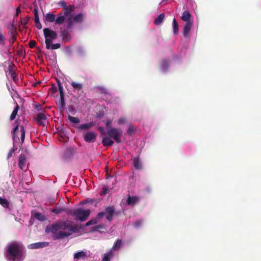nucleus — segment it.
<instances>
[{
  "mask_svg": "<svg viewBox=\"0 0 261 261\" xmlns=\"http://www.w3.org/2000/svg\"><path fill=\"white\" fill-rule=\"evenodd\" d=\"M24 250L23 245L18 242H14L8 246L6 256L8 261L17 260V258L20 257Z\"/></svg>",
  "mask_w": 261,
  "mask_h": 261,
  "instance_id": "1",
  "label": "nucleus"
},
{
  "mask_svg": "<svg viewBox=\"0 0 261 261\" xmlns=\"http://www.w3.org/2000/svg\"><path fill=\"white\" fill-rule=\"evenodd\" d=\"M72 221H61L52 225L50 228V232H55L60 230H67L70 232H75L78 230L79 227L77 225H72Z\"/></svg>",
  "mask_w": 261,
  "mask_h": 261,
  "instance_id": "2",
  "label": "nucleus"
},
{
  "mask_svg": "<svg viewBox=\"0 0 261 261\" xmlns=\"http://www.w3.org/2000/svg\"><path fill=\"white\" fill-rule=\"evenodd\" d=\"M43 34L45 38L46 48L47 49H50V45L51 44L53 40L57 38V33L56 31L46 28L43 29Z\"/></svg>",
  "mask_w": 261,
  "mask_h": 261,
  "instance_id": "3",
  "label": "nucleus"
},
{
  "mask_svg": "<svg viewBox=\"0 0 261 261\" xmlns=\"http://www.w3.org/2000/svg\"><path fill=\"white\" fill-rule=\"evenodd\" d=\"M84 19V15L82 13H80L76 15H71L68 17L66 21V28L71 29L74 23H81Z\"/></svg>",
  "mask_w": 261,
  "mask_h": 261,
  "instance_id": "4",
  "label": "nucleus"
},
{
  "mask_svg": "<svg viewBox=\"0 0 261 261\" xmlns=\"http://www.w3.org/2000/svg\"><path fill=\"white\" fill-rule=\"evenodd\" d=\"M90 212V210H84L82 208L75 209V213L74 214V219L81 222L86 221L89 217Z\"/></svg>",
  "mask_w": 261,
  "mask_h": 261,
  "instance_id": "5",
  "label": "nucleus"
},
{
  "mask_svg": "<svg viewBox=\"0 0 261 261\" xmlns=\"http://www.w3.org/2000/svg\"><path fill=\"white\" fill-rule=\"evenodd\" d=\"M122 133V130L118 128H111L107 131L108 135L110 138H112L117 143L121 142L120 138Z\"/></svg>",
  "mask_w": 261,
  "mask_h": 261,
  "instance_id": "6",
  "label": "nucleus"
},
{
  "mask_svg": "<svg viewBox=\"0 0 261 261\" xmlns=\"http://www.w3.org/2000/svg\"><path fill=\"white\" fill-rule=\"evenodd\" d=\"M59 87V93L60 96V101L57 102V105L59 107L60 109H63L65 106V101L64 99V93L63 87L59 81H57Z\"/></svg>",
  "mask_w": 261,
  "mask_h": 261,
  "instance_id": "7",
  "label": "nucleus"
},
{
  "mask_svg": "<svg viewBox=\"0 0 261 261\" xmlns=\"http://www.w3.org/2000/svg\"><path fill=\"white\" fill-rule=\"evenodd\" d=\"M53 234V238L54 240L62 239L65 237H68L71 234V233L63 231H56L55 232H51Z\"/></svg>",
  "mask_w": 261,
  "mask_h": 261,
  "instance_id": "8",
  "label": "nucleus"
},
{
  "mask_svg": "<svg viewBox=\"0 0 261 261\" xmlns=\"http://www.w3.org/2000/svg\"><path fill=\"white\" fill-rule=\"evenodd\" d=\"M97 135L94 132H88L84 136V140L88 143H93L96 141Z\"/></svg>",
  "mask_w": 261,
  "mask_h": 261,
  "instance_id": "9",
  "label": "nucleus"
},
{
  "mask_svg": "<svg viewBox=\"0 0 261 261\" xmlns=\"http://www.w3.org/2000/svg\"><path fill=\"white\" fill-rule=\"evenodd\" d=\"M48 245L49 243L47 242H37L28 245V248L30 249H36L46 247Z\"/></svg>",
  "mask_w": 261,
  "mask_h": 261,
  "instance_id": "10",
  "label": "nucleus"
},
{
  "mask_svg": "<svg viewBox=\"0 0 261 261\" xmlns=\"http://www.w3.org/2000/svg\"><path fill=\"white\" fill-rule=\"evenodd\" d=\"M114 207L113 206H108L105 209V214L106 215V219L111 221L113 219L114 214Z\"/></svg>",
  "mask_w": 261,
  "mask_h": 261,
  "instance_id": "11",
  "label": "nucleus"
},
{
  "mask_svg": "<svg viewBox=\"0 0 261 261\" xmlns=\"http://www.w3.org/2000/svg\"><path fill=\"white\" fill-rule=\"evenodd\" d=\"M75 9V7L74 5H70L68 6H67L64 9V12H63L67 17V18L69 17V16L72 15V12L74 11Z\"/></svg>",
  "mask_w": 261,
  "mask_h": 261,
  "instance_id": "12",
  "label": "nucleus"
},
{
  "mask_svg": "<svg viewBox=\"0 0 261 261\" xmlns=\"http://www.w3.org/2000/svg\"><path fill=\"white\" fill-rule=\"evenodd\" d=\"M66 17L67 16L63 12L58 14L56 18V24L58 25L62 24L65 21Z\"/></svg>",
  "mask_w": 261,
  "mask_h": 261,
  "instance_id": "13",
  "label": "nucleus"
},
{
  "mask_svg": "<svg viewBox=\"0 0 261 261\" xmlns=\"http://www.w3.org/2000/svg\"><path fill=\"white\" fill-rule=\"evenodd\" d=\"M27 162V159L25 155L23 154H20L18 159V166L23 170L25 167Z\"/></svg>",
  "mask_w": 261,
  "mask_h": 261,
  "instance_id": "14",
  "label": "nucleus"
},
{
  "mask_svg": "<svg viewBox=\"0 0 261 261\" xmlns=\"http://www.w3.org/2000/svg\"><path fill=\"white\" fill-rule=\"evenodd\" d=\"M139 200L140 198L139 197L137 196H130L129 195L126 200V203L127 205L136 204L139 202Z\"/></svg>",
  "mask_w": 261,
  "mask_h": 261,
  "instance_id": "15",
  "label": "nucleus"
},
{
  "mask_svg": "<svg viewBox=\"0 0 261 261\" xmlns=\"http://www.w3.org/2000/svg\"><path fill=\"white\" fill-rule=\"evenodd\" d=\"M70 84L72 87L73 91L74 92H79V91L82 90L83 88V85L81 83L76 82L75 81H72Z\"/></svg>",
  "mask_w": 261,
  "mask_h": 261,
  "instance_id": "16",
  "label": "nucleus"
},
{
  "mask_svg": "<svg viewBox=\"0 0 261 261\" xmlns=\"http://www.w3.org/2000/svg\"><path fill=\"white\" fill-rule=\"evenodd\" d=\"M193 25L192 22H186L183 28V34L185 37L188 35V34Z\"/></svg>",
  "mask_w": 261,
  "mask_h": 261,
  "instance_id": "17",
  "label": "nucleus"
},
{
  "mask_svg": "<svg viewBox=\"0 0 261 261\" xmlns=\"http://www.w3.org/2000/svg\"><path fill=\"white\" fill-rule=\"evenodd\" d=\"M60 33L61 36L65 42H68L71 40V36L66 30L61 31Z\"/></svg>",
  "mask_w": 261,
  "mask_h": 261,
  "instance_id": "18",
  "label": "nucleus"
},
{
  "mask_svg": "<svg viewBox=\"0 0 261 261\" xmlns=\"http://www.w3.org/2000/svg\"><path fill=\"white\" fill-rule=\"evenodd\" d=\"M114 253L112 250H110L108 252L105 253L102 258V261H110L114 257Z\"/></svg>",
  "mask_w": 261,
  "mask_h": 261,
  "instance_id": "19",
  "label": "nucleus"
},
{
  "mask_svg": "<svg viewBox=\"0 0 261 261\" xmlns=\"http://www.w3.org/2000/svg\"><path fill=\"white\" fill-rule=\"evenodd\" d=\"M102 143L104 146H111L114 144V141L109 137L103 138L102 140Z\"/></svg>",
  "mask_w": 261,
  "mask_h": 261,
  "instance_id": "20",
  "label": "nucleus"
},
{
  "mask_svg": "<svg viewBox=\"0 0 261 261\" xmlns=\"http://www.w3.org/2000/svg\"><path fill=\"white\" fill-rule=\"evenodd\" d=\"M191 16H191L190 13L189 12V11H185L182 13V16H181V19L186 22H191L190 21V18H191Z\"/></svg>",
  "mask_w": 261,
  "mask_h": 261,
  "instance_id": "21",
  "label": "nucleus"
},
{
  "mask_svg": "<svg viewBox=\"0 0 261 261\" xmlns=\"http://www.w3.org/2000/svg\"><path fill=\"white\" fill-rule=\"evenodd\" d=\"M93 125H94L93 122H90L88 123H84V124L80 125L78 126L77 128L79 130H88L89 128H90L91 127H92V126H93Z\"/></svg>",
  "mask_w": 261,
  "mask_h": 261,
  "instance_id": "22",
  "label": "nucleus"
},
{
  "mask_svg": "<svg viewBox=\"0 0 261 261\" xmlns=\"http://www.w3.org/2000/svg\"><path fill=\"white\" fill-rule=\"evenodd\" d=\"M133 164L134 167L137 170H140L142 169V163L140 162L138 157L135 158L133 159Z\"/></svg>",
  "mask_w": 261,
  "mask_h": 261,
  "instance_id": "23",
  "label": "nucleus"
},
{
  "mask_svg": "<svg viewBox=\"0 0 261 261\" xmlns=\"http://www.w3.org/2000/svg\"><path fill=\"white\" fill-rule=\"evenodd\" d=\"M165 18V14L164 13H161L154 20V23L156 25H160L162 22L163 21Z\"/></svg>",
  "mask_w": 261,
  "mask_h": 261,
  "instance_id": "24",
  "label": "nucleus"
},
{
  "mask_svg": "<svg viewBox=\"0 0 261 261\" xmlns=\"http://www.w3.org/2000/svg\"><path fill=\"white\" fill-rule=\"evenodd\" d=\"M122 241L120 239L117 240L114 244L111 250L115 251L119 250L122 246Z\"/></svg>",
  "mask_w": 261,
  "mask_h": 261,
  "instance_id": "25",
  "label": "nucleus"
},
{
  "mask_svg": "<svg viewBox=\"0 0 261 261\" xmlns=\"http://www.w3.org/2000/svg\"><path fill=\"white\" fill-rule=\"evenodd\" d=\"M45 21L48 22L56 21V15L54 14L48 13L45 16Z\"/></svg>",
  "mask_w": 261,
  "mask_h": 261,
  "instance_id": "26",
  "label": "nucleus"
},
{
  "mask_svg": "<svg viewBox=\"0 0 261 261\" xmlns=\"http://www.w3.org/2000/svg\"><path fill=\"white\" fill-rule=\"evenodd\" d=\"M19 109V106L17 103H16V106L15 108H14V109L13 110V111H12V112L10 115V120H11V121L13 120L16 118V116L17 114Z\"/></svg>",
  "mask_w": 261,
  "mask_h": 261,
  "instance_id": "27",
  "label": "nucleus"
},
{
  "mask_svg": "<svg viewBox=\"0 0 261 261\" xmlns=\"http://www.w3.org/2000/svg\"><path fill=\"white\" fill-rule=\"evenodd\" d=\"M8 29L9 30L8 34H10V36L13 35H17L16 27L14 25V24H12L11 26L9 27Z\"/></svg>",
  "mask_w": 261,
  "mask_h": 261,
  "instance_id": "28",
  "label": "nucleus"
},
{
  "mask_svg": "<svg viewBox=\"0 0 261 261\" xmlns=\"http://www.w3.org/2000/svg\"><path fill=\"white\" fill-rule=\"evenodd\" d=\"M18 128L19 125L17 124L13 130V139L14 141H17L19 140L18 136L16 135V133L18 130Z\"/></svg>",
  "mask_w": 261,
  "mask_h": 261,
  "instance_id": "29",
  "label": "nucleus"
},
{
  "mask_svg": "<svg viewBox=\"0 0 261 261\" xmlns=\"http://www.w3.org/2000/svg\"><path fill=\"white\" fill-rule=\"evenodd\" d=\"M0 204L4 207L8 208L9 206V202L6 198L0 197Z\"/></svg>",
  "mask_w": 261,
  "mask_h": 261,
  "instance_id": "30",
  "label": "nucleus"
},
{
  "mask_svg": "<svg viewBox=\"0 0 261 261\" xmlns=\"http://www.w3.org/2000/svg\"><path fill=\"white\" fill-rule=\"evenodd\" d=\"M173 33L175 35H176L178 32V24L174 18L173 20Z\"/></svg>",
  "mask_w": 261,
  "mask_h": 261,
  "instance_id": "31",
  "label": "nucleus"
},
{
  "mask_svg": "<svg viewBox=\"0 0 261 261\" xmlns=\"http://www.w3.org/2000/svg\"><path fill=\"white\" fill-rule=\"evenodd\" d=\"M86 256V253L84 251H80L74 254V258L79 259L81 258L85 257Z\"/></svg>",
  "mask_w": 261,
  "mask_h": 261,
  "instance_id": "32",
  "label": "nucleus"
},
{
  "mask_svg": "<svg viewBox=\"0 0 261 261\" xmlns=\"http://www.w3.org/2000/svg\"><path fill=\"white\" fill-rule=\"evenodd\" d=\"M170 61L168 60H164L163 61L162 68L163 70L166 71L169 67Z\"/></svg>",
  "mask_w": 261,
  "mask_h": 261,
  "instance_id": "33",
  "label": "nucleus"
},
{
  "mask_svg": "<svg viewBox=\"0 0 261 261\" xmlns=\"http://www.w3.org/2000/svg\"><path fill=\"white\" fill-rule=\"evenodd\" d=\"M33 12L34 14V21L35 23H39V14H38V10L37 8H35L33 10Z\"/></svg>",
  "mask_w": 261,
  "mask_h": 261,
  "instance_id": "34",
  "label": "nucleus"
},
{
  "mask_svg": "<svg viewBox=\"0 0 261 261\" xmlns=\"http://www.w3.org/2000/svg\"><path fill=\"white\" fill-rule=\"evenodd\" d=\"M20 132H21V143H23L24 141L25 132L24 127L23 125H21L20 126Z\"/></svg>",
  "mask_w": 261,
  "mask_h": 261,
  "instance_id": "35",
  "label": "nucleus"
},
{
  "mask_svg": "<svg viewBox=\"0 0 261 261\" xmlns=\"http://www.w3.org/2000/svg\"><path fill=\"white\" fill-rule=\"evenodd\" d=\"M68 118L69 120H70V121L75 124H77L80 121V119L78 118L73 117L71 115H68Z\"/></svg>",
  "mask_w": 261,
  "mask_h": 261,
  "instance_id": "36",
  "label": "nucleus"
},
{
  "mask_svg": "<svg viewBox=\"0 0 261 261\" xmlns=\"http://www.w3.org/2000/svg\"><path fill=\"white\" fill-rule=\"evenodd\" d=\"M35 119L43 121V120H45L46 119V117L44 113H39L37 114V117Z\"/></svg>",
  "mask_w": 261,
  "mask_h": 261,
  "instance_id": "37",
  "label": "nucleus"
},
{
  "mask_svg": "<svg viewBox=\"0 0 261 261\" xmlns=\"http://www.w3.org/2000/svg\"><path fill=\"white\" fill-rule=\"evenodd\" d=\"M64 211V208H55L50 210V211L55 214L58 215L62 212H63Z\"/></svg>",
  "mask_w": 261,
  "mask_h": 261,
  "instance_id": "38",
  "label": "nucleus"
},
{
  "mask_svg": "<svg viewBox=\"0 0 261 261\" xmlns=\"http://www.w3.org/2000/svg\"><path fill=\"white\" fill-rule=\"evenodd\" d=\"M67 113L72 115H74L75 113V109L72 105H69L67 107Z\"/></svg>",
  "mask_w": 261,
  "mask_h": 261,
  "instance_id": "39",
  "label": "nucleus"
},
{
  "mask_svg": "<svg viewBox=\"0 0 261 261\" xmlns=\"http://www.w3.org/2000/svg\"><path fill=\"white\" fill-rule=\"evenodd\" d=\"M6 38L4 34L0 33V45H5L6 43Z\"/></svg>",
  "mask_w": 261,
  "mask_h": 261,
  "instance_id": "40",
  "label": "nucleus"
},
{
  "mask_svg": "<svg viewBox=\"0 0 261 261\" xmlns=\"http://www.w3.org/2000/svg\"><path fill=\"white\" fill-rule=\"evenodd\" d=\"M98 222V220L97 218H94L90 221H89L87 223H86L85 226H88L91 225L96 224Z\"/></svg>",
  "mask_w": 261,
  "mask_h": 261,
  "instance_id": "41",
  "label": "nucleus"
},
{
  "mask_svg": "<svg viewBox=\"0 0 261 261\" xmlns=\"http://www.w3.org/2000/svg\"><path fill=\"white\" fill-rule=\"evenodd\" d=\"M35 217L39 220L43 221L44 220L45 217L44 215H42L40 213H36L35 214Z\"/></svg>",
  "mask_w": 261,
  "mask_h": 261,
  "instance_id": "42",
  "label": "nucleus"
},
{
  "mask_svg": "<svg viewBox=\"0 0 261 261\" xmlns=\"http://www.w3.org/2000/svg\"><path fill=\"white\" fill-rule=\"evenodd\" d=\"M64 212H66L67 214L70 215L72 216H74V213H75V210H72L71 209L64 208Z\"/></svg>",
  "mask_w": 261,
  "mask_h": 261,
  "instance_id": "43",
  "label": "nucleus"
},
{
  "mask_svg": "<svg viewBox=\"0 0 261 261\" xmlns=\"http://www.w3.org/2000/svg\"><path fill=\"white\" fill-rule=\"evenodd\" d=\"M16 35H13L12 36H10V37L9 38V43H10V46H12L13 43L16 41Z\"/></svg>",
  "mask_w": 261,
  "mask_h": 261,
  "instance_id": "44",
  "label": "nucleus"
},
{
  "mask_svg": "<svg viewBox=\"0 0 261 261\" xmlns=\"http://www.w3.org/2000/svg\"><path fill=\"white\" fill-rule=\"evenodd\" d=\"M30 18L29 17H27L25 18H21L20 22L21 24L25 27L28 23L29 21Z\"/></svg>",
  "mask_w": 261,
  "mask_h": 261,
  "instance_id": "45",
  "label": "nucleus"
},
{
  "mask_svg": "<svg viewBox=\"0 0 261 261\" xmlns=\"http://www.w3.org/2000/svg\"><path fill=\"white\" fill-rule=\"evenodd\" d=\"M61 45L60 43L52 44L50 45V49H57L60 48Z\"/></svg>",
  "mask_w": 261,
  "mask_h": 261,
  "instance_id": "46",
  "label": "nucleus"
},
{
  "mask_svg": "<svg viewBox=\"0 0 261 261\" xmlns=\"http://www.w3.org/2000/svg\"><path fill=\"white\" fill-rule=\"evenodd\" d=\"M36 41L31 40L29 43V46L30 48H33L36 46Z\"/></svg>",
  "mask_w": 261,
  "mask_h": 261,
  "instance_id": "47",
  "label": "nucleus"
},
{
  "mask_svg": "<svg viewBox=\"0 0 261 261\" xmlns=\"http://www.w3.org/2000/svg\"><path fill=\"white\" fill-rule=\"evenodd\" d=\"M58 5L62 7L63 8V10L67 6L66 3L64 1H60L58 3Z\"/></svg>",
  "mask_w": 261,
  "mask_h": 261,
  "instance_id": "48",
  "label": "nucleus"
},
{
  "mask_svg": "<svg viewBox=\"0 0 261 261\" xmlns=\"http://www.w3.org/2000/svg\"><path fill=\"white\" fill-rule=\"evenodd\" d=\"M142 224V221L141 220H137L134 223V226L135 228H138Z\"/></svg>",
  "mask_w": 261,
  "mask_h": 261,
  "instance_id": "49",
  "label": "nucleus"
},
{
  "mask_svg": "<svg viewBox=\"0 0 261 261\" xmlns=\"http://www.w3.org/2000/svg\"><path fill=\"white\" fill-rule=\"evenodd\" d=\"M103 226L102 225H98L93 227L92 230L93 231H98L99 229H103Z\"/></svg>",
  "mask_w": 261,
  "mask_h": 261,
  "instance_id": "50",
  "label": "nucleus"
},
{
  "mask_svg": "<svg viewBox=\"0 0 261 261\" xmlns=\"http://www.w3.org/2000/svg\"><path fill=\"white\" fill-rule=\"evenodd\" d=\"M112 121L111 120H107L106 122V128L107 130L111 128H113L111 125Z\"/></svg>",
  "mask_w": 261,
  "mask_h": 261,
  "instance_id": "51",
  "label": "nucleus"
},
{
  "mask_svg": "<svg viewBox=\"0 0 261 261\" xmlns=\"http://www.w3.org/2000/svg\"><path fill=\"white\" fill-rule=\"evenodd\" d=\"M108 190H109V189L107 187H103L102 188V192H101V193H100V195L101 196L106 195L108 192Z\"/></svg>",
  "mask_w": 261,
  "mask_h": 261,
  "instance_id": "52",
  "label": "nucleus"
},
{
  "mask_svg": "<svg viewBox=\"0 0 261 261\" xmlns=\"http://www.w3.org/2000/svg\"><path fill=\"white\" fill-rule=\"evenodd\" d=\"M127 134H128L130 135H132L134 133V128L133 127L130 126L129 127L127 130Z\"/></svg>",
  "mask_w": 261,
  "mask_h": 261,
  "instance_id": "53",
  "label": "nucleus"
},
{
  "mask_svg": "<svg viewBox=\"0 0 261 261\" xmlns=\"http://www.w3.org/2000/svg\"><path fill=\"white\" fill-rule=\"evenodd\" d=\"M126 121L125 118L121 117L118 119V122L119 124L124 123Z\"/></svg>",
  "mask_w": 261,
  "mask_h": 261,
  "instance_id": "54",
  "label": "nucleus"
},
{
  "mask_svg": "<svg viewBox=\"0 0 261 261\" xmlns=\"http://www.w3.org/2000/svg\"><path fill=\"white\" fill-rule=\"evenodd\" d=\"M105 214V212H101L99 213L97 215V219H101L102 218H103Z\"/></svg>",
  "mask_w": 261,
  "mask_h": 261,
  "instance_id": "55",
  "label": "nucleus"
},
{
  "mask_svg": "<svg viewBox=\"0 0 261 261\" xmlns=\"http://www.w3.org/2000/svg\"><path fill=\"white\" fill-rule=\"evenodd\" d=\"M36 122L37 123V124L40 125V126H41V125H44V123L43 122V121L42 120H38V119H36Z\"/></svg>",
  "mask_w": 261,
  "mask_h": 261,
  "instance_id": "56",
  "label": "nucleus"
},
{
  "mask_svg": "<svg viewBox=\"0 0 261 261\" xmlns=\"http://www.w3.org/2000/svg\"><path fill=\"white\" fill-rule=\"evenodd\" d=\"M14 149H11L10 150L8 154V159H9L12 155V154L14 152Z\"/></svg>",
  "mask_w": 261,
  "mask_h": 261,
  "instance_id": "57",
  "label": "nucleus"
},
{
  "mask_svg": "<svg viewBox=\"0 0 261 261\" xmlns=\"http://www.w3.org/2000/svg\"><path fill=\"white\" fill-rule=\"evenodd\" d=\"M100 90H101V92L102 93H103L105 94H109L107 90L106 89H105V88H101Z\"/></svg>",
  "mask_w": 261,
  "mask_h": 261,
  "instance_id": "58",
  "label": "nucleus"
},
{
  "mask_svg": "<svg viewBox=\"0 0 261 261\" xmlns=\"http://www.w3.org/2000/svg\"><path fill=\"white\" fill-rule=\"evenodd\" d=\"M87 201H88V200H86ZM88 202H90L91 203H93L94 202H95V206H96L97 203H98L97 201H96L95 199H91L90 200L88 201Z\"/></svg>",
  "mask_w": 261,
  "mask_h": 261,
  "instance_id": "59",
  "label": "nucleus"
},
{
  "mask_svg": "<svg viewBox=\"0 0 261 261\" xmlns=\"http://www.w3.org/2000/svg\"><path fill=\"white\" fill-rule=\"evenodd\" d=\"M36 26L38 29H41L42 28V25L40 21L39 22V23H36Z\"/></svg>",
  "mask_w": 261,
  "mask_h": 261,
  "instance_id": "60",
  "label": "nucleus"
},
{
  "mask_svg": "<svg viewBox=\"0 0 261 261\" xmlns=\"http://www.w3.org/2000/svg\"><path fill=\"white\" fill-rule=\"evenodd\" d=\"M69 153V152H66L65 153L64 156H63V159L64 160H67V159H68L69 158H68L67 157V154Z\"/></svg>",
  "mask_w": 261,
  "mask_h": 261,
  "instance_id": "61",
  "label": "nucleus"
},
{
  "mask_svg": "<svg viewBox=\"0 0 261 261\" xmlns=\"http://www.w3.org/2000/svg\"><path fill=\"white\" fill-rule=\"evenodd\" d=\"M21 12V10L19 7L17 8L16 10V13L17 14H19Z\"/></svg>",
  "mask_w": 261,
  "mask_h": 261,
  "instance_id": "62",
  "label": "nucleus"
},
{
  "mask_svg": "<svg viewBox=\"0 0 261 261\" xmlns=\"http://www.w3.org/2000/svg\"><path fill=\"white\" fill-rule=\"evenodd\" d=\"M98 130H99V131H102V130H103V128L102 127H99L98 128Z\"/></svg>",
  "mask_w": 261,
  "mask_h": 261,
  "instance_id": "63",
  "label": "nucleus"
},
{
  "mask_svg": "<svg viewBox=\"0 0 261 261\" xmlns=\"http://www.w3.org/2000/svg\"><path fill=\"white\" fill-rule=\"evenodd\" d=\"M18 15H19V14H17V13H16V14H15V17L17 16Z\"/></svg>",
  "mask_w": 261,
  "mask_h": 261,
  "instance_id": "64",
  "label": "nucleus"
}]
</instances>
